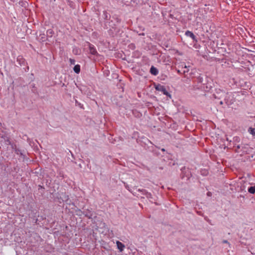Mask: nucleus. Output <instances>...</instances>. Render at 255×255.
<instances>
[{
	"label": "nucleus",
	"instance_id": "obj_13",
	"mask_svg": "<svg viewBox=\"0 0 255 255\" xmlns=\"http://www.w3.org/2000/svg\"><path fill=\"white\" fill-rule=\"evenodd\" d=\"M73 53L75 55H79L80 53V50L77 47H75L73 49Z\"/></svg>",
	"mask_w": 255,
	"mask_h": 255
},
{
	"label": "nucleus",
	"instance_id": "obj_1",
	"mask_svg": "<svg viewBox=\"0 0 255 255\" xmlns=\"http://www.w3.org/2000/svg\"><path fill=\"white\" fill-rule=\"evenodd\" d=\"M119 21L118 19H116L115 21L111 20L110 21L106 22L105 26L108 28V25L110 27V29L108 30L109 35L111 37H123L124 31L120 26L118 25Z\"/></svg>",
	"mask_w": 255,
	"mask_h": 255
},
{
	"label": "nucleus",
	"instance_id": "obj_12",
	"mask_svg": "<svg viewBox=\"0 0 255 255\" xmlns=\"http://www.w3.org/2000/svg\"><path fill=\"white\" fill-rule=\"evenodd\" d=\"M103 16L104 18L106 20V22H107L109 18L110 17V15L106 11H104Z\"/></svg>",
	"mask_w": 255,
	"mask_h": 255
},
{
	"label": "nucleus",
	"instance_id": "obj_19",
	"mask_svg": "<svg viewBox=\"0 0 255 255\" xmlns=\"http://www.w3.org/2000/svg\"><path fill=\"white\" fill-rule=\"evenodd\" d=\"M23 69L25 72H27L29 70V67L26 66L25 68H23Z\"/></svg>",
	"mask_w": 255,
	"mask_h": 255
},
{
	"label": "nucleus",
	"instance_id": "obj_16",
	"mask_svg": "<svg viewBox=\"0 0 255 255\" xmlns=\"http://www.w3.org/2000/svg\"><path fill=\"white\" fill-rule=\"evenodd\" d=\"M249 131L250 132V133H251L253 135H255V128H250L249 129Z\"/></svg>",
	"mask_w": 255,
	"mask_h": 255
},
{
	"label": "nucleus",
	"instance_id": "obj_11",
	"mask_svg": "<svg viewBox=\"0 0 255 255\" xmlns=\"http://www.w3.org/2000/svg\"><path fill=\"white\" fill-rule=\"evenodd\" d=\"M54 33V31L52 29H49L46 31V35L47 38L52 37Z\"/></svg>",
	"mask_w": 255,
	"mask_h": 255
},
{
	"label": "nucleus",
	"instance_id": "obj_14",
	"mask_svg": "<svg viewBox=\"0 0 255 255\" xmlns=\"http://www.w3.org/2000/svg\"><path fill=\"white\" fill-rule=\"evenodd\" d=\"M248 191L250 193L254 194L255 192V186L250 187L248 189Z\"/></svg>",
	"mask_w": 255,
	"mask_h": 255
},
{
	"label": "nucleus",
	"instance_id": "obj_3",
	"mask_svg": "<svg viewBox=\"0 0 255 255\" xmlns=\"http://www.w3.org/2000/svg\"><path fill=\"white\" fill-rule=\"evenodd\" d=\"M17 62L18 63V64L21 66H26L27 63V62H26L25 60L23 58V57L21 56V55H19L17 57V60H16Z\"/></svg>",
	"mask_w": 255,
	"mask_h": 255
},
{
	"label": "nucleus",
	"instance_id": "obj_17",
	"mask_svg": "<svg viewBox=\"0 0 255 255\" xmlns=\"http://www.w3.org/2000/svg\"><path fill=\"white\" fill-rule=\"evenodd\" d=\"M69 61H70V64L71 65H74L75 64V60L74 59H73L70 58L69 59Z\"/></svg>",
	"mask_w": 255,
	"mask_h": 255
},
{
	"label": "nucleus",
	"instance_id": "obj_27",
	"mask_svg": "<svg viewBox=\"0 0 255 255\" xmlns=\"http://www.w3.org/2000/svg\"><path fill=\"white\" fill-rule=\"evenodd\" d=\"M11 1H14L15 0H10Z\"/></svg>",
	"mask_w": 255,
	"mask_h": 255
},
{
	"label": "nucleus",
	"instance_id": "obj_9",
	"mask_svg": "<svg viewBox=\"0 0 255 255\" xmlns=\"http://www.w3.org/2000/svg\"><path fill=\"white\" fill-rule=\"evenodd\" d=\"M39 40L40 41L44 42L48 40V38L47 37L46 35L44 33H42L39 35Z\"/></svg>",
	"mask_w": 255,
	"mask_h": 255
},
{
	"label": "nucleus",
	"instance_id": "obj_8",
	"mask_svg": "<svg viewBox=\"0 0 255 255\" xmlns=\"http://www.w3.org/2000/svg\"><path fill=\"white\" fill-rule=\"evenodd\" d=\"M8 138L4 136V134L2 133H0V142H5L6 141H8Z\"/></svg>",
	"mask_w": 255,
	"mask_h": 255
},
{
	"label": "nucleus",
	"instance_id": "obj_20",
	"mask_svg": "<svg viewBox=\"0 0 255 255\" xmlns=\"http://www.w3.org/2000/svg\"><path fill=\"white\" fill-rule=\"evenodd\" d=\"M138 35L140 36H144V35H145V34H144V33H139Z\"/></svg>",
	"mask_w": 255,
	"mask_h": 255
},
{
	"label": "nucleus",
	"instance_id": "obj_22",
	"mask_svg": "<svg viewBox=\"0 0 255 255\" xmlns=\"http://www.w3.org/2000/svg\"><path fill=\"white\" fill-rule=\"evenodd\" d=\"M178 73H182V71H181L180 70H177Z\"/></svg>",
	"mask_w": 255,
	"mask_h": 255
},
{
	"label": "nucleus",
	"instance_id": "obj_18",
	"mask_svg": "<svg viewBox=\"0 0 255 255\" xmlns=\"http://www.w3.org/2000/svg\"><path fill=\"white\" fill-rule=\"evenodd\" d=\"M19 4L20 5H21L22 6H25V2H23V1H20L19 2Z\"/></svg>",
	"mask_w": 255,
	"mask_h": 255
},
{
	"label": "nucleus",
	"instance_id": "obj_15",
	"mask_svg": "<svg viewBox=\"0 0 255 255\" xmlns=\"http://www.w3.org/2000/svg\"><path fill=\"white\" fill-rule=\"evenodd\" d=\"M30 88H31V91L33 93H35L36 91V87L35 86V84H32L30 85Z\"/></svg>",
	"mask_w": 255,
	"mask_h": 255
},
{
	"label": "nucleus",
	"instance_id": "obj_23",
	"mask_svg": "<svg viewBox=\"0 0 255 255\" xmlns=\"http://www.w3.org/2000/svg\"><path fill=\"white\" fill-rule=\"evenodd\" d=\"M210 194H211V193H210V192H208V193H207V195H208V196H210Z\"/></svg>",
	"mask_w": 255,
	"mask_h": 255
},
{
	"label": "nucleus",
	"instance_id": "obj_21",
	"mask_svg": "<svg viewBox=\"0 0 255 255\" xmlns=\"http://www.w3.org/2000/svg\"><path fill=\"white\" fill-rule=\"evenodd\" d=\"M223 242L224 243H228V241H226V240H224V241H223Z\"/></svg>",
	"mask_w": 255,
	"mask_h": 255
},
{
	"label": "nucleus",
	"instance_id": "obj_7",
	"mask_svg": "<svg viewBox=\"0 0 255 255\" xmlns=\"http://www.w3.org/2000/svg\"><path fill=\"white\" fill-rule=\"evenodd\" d=\"M116 244L119 251L121 252H123L125 248V246L120 241H117Z\"/></svg>",
	"mask_w": 255,
	"mask_h": 255
},
{
	"label": "nucleus",
	"instance_id": "obj_6",
	"mask_svg": "<svg viewBox=\"0 0 255 255\" xmlns=\"http://www.w3.org/2000/svg\"><path fill=\"white\" fill-rule=\"evenodd\" d=\"M150 73L154 76H156L158 74V70L154 66H151L150 69Z\"/></svg>",
	"mask_w": 255,
	"mask_h": 255
},
{
	"label": "nucleus",
	"instance_id": "obj_2",
	"mask_svg": "<svg viewBox=\"0 0 255 255\" xmlns=\"http://www.w3.org/2000/svg\"><path fill=\"white\" fill-rule=\"evenodd\" d=\"M154 87L156 91L161 92L164 95H166L170 99H171V94L166 90L165 87L164 86L158 84L155 85Z\"/></svg>",
	"mask_w": 255,
	"mask_h": 255
},
{
	"label": "nucleus",
	"instance_id": "obj_4",
	"mask_svg": "<svg viewBox=\"0 0 255 255\" xmlns=\"http://www.w3.org/2000/svg\"><path fill=\"white\" fill-rule=\"evenodd\" d=\"M89 50L90 53L93 55H97L98 54L96 48L91 44H89Z\"/></svg>",
	"mask_w": 255,
	"mask_h": 255
},
{
	"label": "nucleus",
	"instance_id": "obj_26",
	"mask_svg": "<svg viewBox=\"0 0 255 255\" xmlns=\"http://www.w3.org/2000/svg\"><path fill=\"white\" fill-rule=\"evenodd\" d=\"M238 148H240V145H238Z\"/></svg>",
	"mask_w": 255,
	"mask_h": 255
},
{
	"label": "nucleus",
	"instance_id": "obj_5",
	"mask_svg": "<svg viewBox=\"0 0 255 255\" xmlns=\"http://www.w3.org/2000/svg\"><path fill=\"white\" fill-rule=\"evenodd\" d=\"M185 34L186 36L191 37L193 40L197 41L196 37L192 32L187 30L185 32Z\"/></svg>",
	"mask_w": 255,
	"mask_h": 255
},
{
	"label": "nucleus",
	"instance_id": "obj_25",
	"mask_svg": "<svg viewBox=\"0 0 255 255\" xmlns=\"http://www.w3.org/2000/svg\"><path fill=\"white\" fill-rule=\"evenodd\" d=\"M220 104H221V105H222V104H223V102H222V101H221V102H220Z\"/></svg>",
	"mask_w": 255,
	"mask_h": 255
},
{
	"label": "nucleus",
	"instance_id": "obj_24",
	"mask_svg": "<svg viewBox=\"0 0 255 255\" xmlns=\"http://www.w3.org/2000/svg\"><path fill=\"white\" fill-rule=\"evenodd\" d=\"M186 72H187V71H186V70L183 71V73H185Z\"/></svg>",
	"mask_w": 255,
	"mask_h": 255
},
{
	"label": "nucleus",
	"instance_id": "obj_10",
	"mask_svg": "<svg viewBox=\"0 0 255 255\" xmlns=\"http://www.w3.org/2000/svg\"><path fill=\"white\" fill-rule=\"evenodd\" d=\"M74 72L76 74H79L80 72L81 66L79 64L75 65L73 68Z\"/></svg>",
	"mask_w": 255,
	"mask_h": 255
}]
</instances>
